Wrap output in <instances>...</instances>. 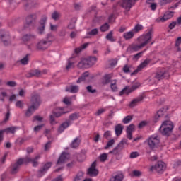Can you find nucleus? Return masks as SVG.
Instances as JSON below:
<instances>
[{"label":"nucleus","instance_id":"obj_63","mask_svg":"<svg viewBox=\"0 0 181 181\" xmlns=\"http://www.w3.org/2000/svg\"><path fill=\"white\" fill-rule=\"evenodd\" d=\"M150 4V8L152 11H156V4L155 3H151Z\"/></svg>","mask_w":181,"mask_h":181},{"label":"nucleus","instance_id":"obj_32","mask_svg":"<svg viewBox=\"0 0 181 181\" xmlns=\"http://www.w3.org/2000/svg\"><path fill=\"white\" fill-rule=\"evenodd\" d=\"M144 29V26L141 24H137L134 26V28L132 30H133V33H138V32H141Z\"/></svg>","mask_w":181,"mask_h":181},{"label":"nucleus","instance_id":"obj_28","mask_svg":"<svg viewBox=\"0 0 181 181\" xmlns=\"http://www.w3.org/2000/svg\"><path fill=\"white\" fill-rule=\"evenodd\" d=\"M165 76V69H161L160 71H158L155 76L157 78V80L159 81V80H162Z\"/></svg>","mask_w":181,"mask_h":181},{"label":"nucleus","instance_id":"obj_29","mask_svg":"<svg viewBox=\"0 0 181 181\" xmlns=\"http://www.w3.org/2000/svg\"><path fill=\"white\" fill-rule=\"evenodd\" d=\"M163 115H165V110H158L154 117V120L156 121H156H158V119H159V118H162Z\"/></svg>","mask_w":181,"mask_h":181},{"label":"nucleus","instance_id":"obj_38","mask_svg":"<svg viewBox=\"0 0 181 181\" xmlns=\"http://www.w3.org/2000/svg\"><path fill=\"white\" fill-rule=\"evenodd\" d=\"M114 33L112 31H110L107 35H106V39L107 40H110V42H115V39H114Z\"/></svg>","mask_w":181,"mask_h":181},{"label":"nucleus","instance_id":"obj_49","mask_svg":"<svg viewBox=\"0 0 181 181\" xmlns=\"http://www.w3.org/2000/svg\"><path fill=\"white\" fill-rule=\"evenodd\" d=\"M133 175L138 177L142 175V172L137 170H133Z\"/></svg>","mask_w":181,"mask_h":181},{"label":"nucleus","instance_id":"obj_19","mask_svg":"<svg viewBox=\"0 0 181 181\" xmlns=\"http://www.w3.org/2000/svg\"><path fill=\"white\" fill-rule=\"evenodd\" d=\"M37 47L40 50H46V49L49 47V41L43 40L40 41L37 45Z\"/></svg>","mask_w":181,"mask_h":181},{"label":"nucleus","instance_id":"obj_14","mask_svg":"<svg viewBox=\"0 0 181 181\" xmlns=\"http://www.w3.org/2000/svg\"><path fill=\"white\" fill-rule=\"evenodd\" d=\"M69 159H70V154L67 153H62L57 163V165L64 163V162H67Z\"/></svg>","mask_w":181,"mask_h":181},{"label":"nucleus","instance_id":"obj_50","mask_svg":"<svg viewBox=\"0 0 181 181\" xmlns=\"http://www.w3.org/2000/svg\"><path fill=\"white\" fill-rule=\"evenodd\" d=\"M131 67L128 65H125L124 67H123V71L124 73H131Z\"/></svg>","mask_w":181,"mask_h":181},{"label":"nucleus","instance_id":"obj_39","mask_svg":"<svg viewBox=\"0 0 181 181\" xmlns=\"http://www.w3.org/2000/svg\"><path fill=\"white\" fill-rule=\"evenodd\" d=\"M132 118H134L132 115L126 116L122 120L123 124H129L132 121Z\"/></svg>","mask_w":181,"mask_h":181},{"label":"nucleus","instance_id":"obj_46","mask_svg":"<svg viewBox=\"0 0 181 181\" xmlns=\"http://www.w3.org/2000/svg\"><path fill=\"white\" fill-rule=\"evenodd\" d=\"M32 39H35V36L26 35L23 37V42H28V40H32Z\"/></svg>","mask_w":181,"mask_h":181},{"label":"nucleus","instance_id":"obj_13","mask_svg":"<svg viewBox=\"0 0 181 181\" xmlns=\"http://www.w3.org/2000/svg\"><path fill=\"white\" fill-rule=\"evenodd\" d=\"M144 98H145V97L144 96V95H141L139 97L134 98L133 100H132L129 105V106L130 107V108H134V107H136V105H138V104H139V103H142V101H144Z\"/></svg>","mask_w":181,"mask_h":181},{"label":"nucleus","instance_id":"obj_26","mask_svg":"<svg viewBox=\"0 0 181 181\" xmlns=\"http://www.w3.org/2000/svg\"><path fill=\"white\" fill-rule=\"evenodd\" d=\"M132 92H134V89L132 88V87L127 86L121 90L120 95H122L124 94L128 95Z\"/></svg>","mask_w":181,"mask_h":181},{"label":"nucleus","instance_id":"obj_3","mask_svg":"<svg viewBox=\"0 0 181 181\" xmlns=\"http://www.w3.org/2000/svg\"><path fill=\"white\" fill-rule=\"evenodd\" d=\"M152 35H153V32L151 30H148L147 33L141 35L137 38L138 43H141L143 45V47H145L146 45L151 43V40H152Z\"/></svg>","mask_w":181,"mask_h":181},{"label":"nucleus","instance_id":"obj_48","mask_svg":"<svg viewBox=\"0 0 181 181\" xmlns=\"http://www.w3.org/2000/svg\"><path fill=\"white\" fill-rule=\"evenodd\" d=\"M64 104L66 105H70L71 104V98L65 97L63 100Z\"/></svg>","mask_w":181,"mask_h":181},{"label":"nucleus","instance_id":"obj_43","mask_svg":"<svg viewBox=\"0 0 181 181\" xmlns=\"http://www.w3.org/2000/svg\"><path fill=\"white\" fill-rule=\"evenodd\" d=\"M100 162H105L107 159L108 158V154L107 153H103L99 156Z\"/></svg>","mask_w":181,"mask_h":181},{"label":"nucleus","instance_id":"obj_30","mask_svg":"<svg viewBox=\"0 0 181 181\" xmlns=\"http://www.w3.org/2000/svg\"><path fill=\"white\" fill-rule=\"evenodd\" d=\"M111 78H112V74H106L103 78V84H108L111 81Z\"/></svg>","mask_w":181,"mask_h":181},{"label":"nucleus","instance_id":"obj_34","mask_svg":"<svg viewBox=\"0 0 181 181\" xmlns=\"http://www.w3.org/2000/svg\"><path fill=\"white\" fill-rule=\"evenodd\" d=\"M89 43L86 42L83 45H82L81 47L75 49V52L80 53L81 50H84V49H86V47L88 46Z\"/></svg>","mask_w":181,"mask_h":181},{"label":"nucleus","instance_id":"obj_16","mask_svg":"<svg viewBox=\"0 0 181 181\" xmlns=\"http://www.w3.org/2000/svg\"><path fill=\"white\" fill-rule=\"evenodd\" d=\"M88 83L90 81V73L85 72L82 74V76L78 78L76 83H80L83 82Z\"/></svg>","mask_w":181,"mask_h":181},{"label":"nucleus","instance_id":"obj_58","mask_svg":"<svg viewBox=\"0 0 181 181\" xmlns=\"http://www.w3.org/2000/svg\"><path fill=\"white\" fill-rule=\"evenodd\" d=\"M6 85L8 86L9 87H15L16 86V82L15 81H8L6 83Z\"/></svg>","mask_w":181,"mask_h":181},{"label":"nucleus","instance_id":"obj_37","mask_svg":"<svg viewBox=\"0 0 181 181\" xmlns=\"http://www.w3.org/2000/svg\"><path fill=\"white\" fill-rule=\"evenodd\" d=\"M25 106V103L22 100H18L16 102V108H20V110H23V107Z\"/></svg>","mask_w":181,"mask_h":181},{"label":"nucleus","instance_id":"obj_23","mask_svg":"<svg viewBox=\"0 0 181 181\" xmlns=\"http://www.w3.org/2000/svg\"><path fill=\"white\" fill-rule=\"evenodd\" d=\"M124 180V174L122 173H117L115 176L112 177L110 181H122Z\"/></svg>","mask_w":181,"mask_h":181},{"label":"nucleus","instance_id":"obj_18","mask_svg":"<svg viewBox=\"0 0 181 181\" xmlns=\"http://www.w3.org/2000/svg\"><path fill=\"white\" fill-rule=\"evenodd\" d=\"M52 168V163H45L43 167L39 170V175L40 176H43L49 169Z\"/></svg>","mask_w":181,"mask_h":181},{"label":"nucleus","instance_id":"obj_45","mask_svg":"<svg viewBox=\"0 0 181 181\" xmlns=\"http://www.w3.org/2000/svg\"><path fill=\"white\" fill-rule=\"evenodd\" d=\"M141 87V83L136 81L133 83L132 88H133V91H135V90H138Z\"/></svg>","mask_w":181,"mask_h":181},{"label":"nucleus","instance_id":"obj_22","mask_svg":"<svg viewBox=\"0 0 181 181\" xmlns=\"http://www.w3.org/2000/svg\"><path fill=\"white\" fill-rule=\"evenodd\" d=\"M47 21V17L45 16L40 21L41 26L39 27L38 30L41 35L42 33H43V32H45V24L46 23Z\"/></svg>","mask_w":181,"mask_h":181},{"label":"nucleus","instance_id":"obj_31","mask_svg":"<svg viewBox=\"0 0 181 181\" xmlns=\"http://www.w3.org/2000/svg\"><path fill=\"white\" fill-rule=\"evenodd\" d=\"M173 129H160V132L162 134V135H165V136H169L170 134H172V131Z\"/></svg>","mask_w":181,"mask_h":181},{"label":"nucleus","instance_id":"obj_52","mask_svg":"<svg viewBox=\"0 0 181 181\" xmlns=\"http://www.w3.org/2000/svg\"><path fill=\"white\" fill-rule=\"evenodd\" d=\"M33 122H35V121H39V122H42V121H43V117H40V116H35L33 117Z\"/></svg>","mask_w":181,"mask_h":181},{"label":"nucleus","instance_id":"obj_1","mask_svg":"<svg viewBox=\"0 0 181 181\" xmlns=\"http://www.w3.org/2000/svg\"><path fill=\"white\" fill-rule=\"evenodd\" d=\"M40 159V156H37L35 158H30L29 157H27L24 159H19L14 165H11V173L13 175H15V173H18V170H19V166L23 163H33V166L36 167L39 165V163L37 160Z\"/></svg>","mask_w":181,"mask_h":181},{"label":"nucleus","instance_id":"obj_27","mask_svg":"<svg viewBox=\"0 0 181 181\" xmlns=\"http://www.w3.org/2000/svg\"><path fill=\"white\" fill-rule=\"evenodd\" d=\"M66 91H69V93H77L78 91V86H71L69 87L66 88Z\"/></svg>","mask_w":181,"mask_h":181},{"label":"nucleus","instance_id":"obj_42","mask_svg":"<svg viewBox=\"0 0 181 181\" xmlns=\"http://www.w3.org/2000/svg\"><path fill=\"white\" fill-rule=\"evenodd\" d=\"M114 144H115V140L111 139L107 142L106 146L105 147V149H110V148H112Z\"/></svg>","mask_w":181,"mask_h":181},{"label":"nucleus","instance_id":"obj_25","mask_svg":"<svg viewBox=\"0 0 181 181\" xmlns=\"http://www.w3.org/2000/svg\"><path fill=\"white\" fill-rule=\"evenodd\" d=\"M123 129H124V126H122V124H119L115 127V131L117 136H119V135L122 134Z\"/></svg>","mask_w":181,"mask_h":181},{"label":"nucleus","instance_id":"obj_24","mask_svg":"<svg viewBox=\"0 0 181 181\" xmlns=\"http://www.w3.org/2000/svg\"><path fill=\"white\" fill-rule=\"evenodd\" d=\"M134 36H135V34L132 30L129 32H126L123 34V37L126 40H129V39H132V37H134Z\"/></svg>","mask_w":181,"mask_h":181},{"label":"nucleus","instance_id":"obj_41","mask_svg":"<svg viewBox=\"0 0 181 181\" xmlns=\"http://www.w3.org/2000/svg\"><path fill=\"white\" fill-rule=\"evenodd\" d=\"M111 89L112 91H118V87H117V81L114 80L111 81L110 84Z\"/></svg>","mask_w":181,"mask_h":181},{"label":"nucleus","instance_id":"obj_60","mask_svg":"<svg viewBox=\"0 0 181 181\" xmlns=\"http://www.w3.org/2000/svg\"><path fill=\"white\" fill-rule=\"evenodd\" d=\"M103 112H105V109H99L96 113H95V115H101V114H103Z\"/></svg>","mask_w":181,"mask_h":181},{"label":"nucleus","instance_id":"obj_10","mask_svg":"<svg viewBox=\"0 0 181 181\" xmlns=\"http://www.w3.org/2000/svg\"><path fill=\"white\" fill-rule=\"evenodd\" d=\"M18 129V127H8L6 129L1 130L0 131V142H2L4 139V133L6 132V134H15L16 131Z\"/></svg>","mask_w":181,"mask_h":181},{"label":"nucleus","instance_id":"obj_11","mask_svg":"<svg viewBox=\"0 0 181 181\" xmlns=\"http://www.w3.org/2000/svg\"><path fill=\"white\" fill-rule=\"evenodd\" d=\"M97 166V163L94 161L90 167L88 169V175L89 176H97L98 175V170L95 168Z\"/></svg>","mask_w":181,"mask_h":181},{"label":"nucleus","instance_id":"obj_35","mask_svg":"<svg viewBox=\"0 0 181 181\" xmlns=\"http://www.w3.org/2000/svg\"><path fill=\"white\" fill-rule=\"evenodd\" d=\"M60 16H62V14L57 11H54L52 14V18L54 19V21H59V19H60Z\"/></svg>","mask_w":181,"mask_h":181},{"label":"nucleus","instance_id":"obj_51","mask_svg":"<svg viewBox=\"0 0 181 181\" xmlns=\"http://www.w3.org/2000/svg\"><path fill=\"white\" fill-rule=\"evenodd\" d=\"M138 156H139V153L138 152H132L131 154H130V158L131 159H135V158H138Z\"/></svg>","mask_w":181,"mask_h":181},{"label":"nucleus","instance_id":"obj_64","mask_svg":"<svg viewBox=\"0 0 181 181\" xmlns=\"http://www.w3.org/2000/svg\"><path fill=\"white\" fill-rule=\"evenodd\" d=\"M181 45V37H178L175 42V46L179 47Z\"/></svg>","mask_w":181,"mask_h":181},{"label":"nucleus","instance_id":"obj_54","mask_svg":"<svg viewBox=\"0 0 181 181\" xmlns=\"http://www.w3.org/2000/svg\"><path fill=\"white\" fill-rule=\"evenodd\" d=\"M109 153H111L112 155H118V148L116 147L113 150L110 151Z\"/></svg>","mask_w":181,"mask_h":181},{"label":"nucleus","instance_id":"obj_9","mask_svg":"<svg viewBox=\"0 0 181 181\" xmlns=\"http://www.w3.org/2000/svg\"><path fill=\"white\" fill-rule=\"evenodd\" d=\"M173 15H175V12L173 11H168L165 13L163 17H158L156 19V22L158 23H161L163 22H166V21H169L171 18H173Z\"/></svg>","mask_w":181,"mask_h":181},{"label":"nucleus","instance_id":"obj_57","mask_svg":"<svg viewBox=\"0 0 181 181\" xmlns=\"http://www.w3.org/2000/svg\"><path fill=\"white\" fill-rule=\"evenodd\" d=\"M173 0H161L160 1V5H166V4H170Z\"/></svg>","mask_w":181,"mask_h":181},{"label":"nucleus","instance_id":"obj_61","mask_svg":"<svg viewBox=\"0 0 181 181\" xmlns=\"http://www.w3.org/2000/svg\"><path fill=\"white\" fill-rule=\"evenodd\" d=\"M69 119L71 121H74L76 119H77V115L76 114H72L69 116Z\"/></svg>","mask_w":181,"mask_h":181},{"label":"nucleus","instance_id":"obj_40","mask_svg":"<svg viewBox=\"0 0 181 181\" xmlns=\"http://www.w3.org/2000/svg\"><path fill=\"white\" fill-rule=\"evenodd\" d=\"M20 63H21V64H23L24 66L28 64V63H29V54H27L21 60H20Z\"/></svg>","mask_w":181,"mask_h":181},{"label":"nucleus","instance_id":"obj_59","mask_svg":"<svg viewBox=\"0 0 181 181\" xmlns=\"http://www.w3.org/2000/svg\"><path fill=\"white\" fill-rule=\"evenodd\" d=\"M86 88H87V90L88 91V93H95V89H93V87L91 86H87Z\"/></svg>","mask_w":181,"mask_h":181},{"label":"nucleus","instance_id":"obj_6","mask_svg":"<svg viewBox=\"0 0 181 181\" xmlns=\"http://www.w3.org/2000/svg\"><path fill=\"white\" fill-rule=\"evenodd\" d=\"M160 139L158 134H153L147 139V144L150 149H155L159 145Z\"/></svg>","mask_w":181,"mask_h":181},{"label":"nucleus","instance_id":"obj_7","mask_svg":"<svg viewBox=\"0 0 181 181\" xmlns=\"http://www.w3.org/2000/svg\"><path fill=\"white\" fill-rule=\"evenodd\" d=\"M117 5L121 6L126 11V12H129L131 11V8H132L133 5H135V2L133 0H120Z\"/></svg>","mask_w":181,"mask_h":181},{"label":"nucleus","instance_id":"obj_36","mask_svg":"<svg viewBox=\"0 0 181 181\" xmlns=\"http://www.w3.org/2000/svg\"><path fill=\"white\" fill-rule=\"evenodd\" d=\"M80 139L76 138L74 140L72 144H71V148H78V145H80Z\"/></svg>","mask_w":181,"mask_h":181},{"label":"nucleus","instance_id":"obj_55","mask_svg":"<svg viewBox=\"0 0 181 181\" xmlns=\"http://www.w3.org/2000/svg\"><path fill=\"white\" fill-rule=\"evenodd\" d=\"M98 33V30L97 28H95L92 30L90 32H89V35L92 36H95V35H97Z\"/></svg>","mask_w":181,"mask_h":181},{"label":"nucleus","instance_id":"obj_12","mask_svg":"<svg viewBox=\"0 0 181 181\" xmlns=\"http://www.w3.org/2000/svg\"><path fill=\"white\" fill-rule=\"evenodd\" d=\"M144 45L141 43H134L129 45L127 48V52H138L143 49Z\"/></svg>","mask_w":181,"mask_h":181},{"label":"nucleus","instance_id":"obj_33","mask_svg":"<svg viewBox=\"0 0 181 181\" xmlns=\"http://www.w3.org/2000/svg\"><path fill=\"white\" fill-rule=\"evenodd\" d=\"M83 179H84V173L83 172H80L76 175L74 181H81Z\"/></svg>","mask_w":181,"mask_h":181},{"label":"nucleus","instance_id":"obj_21","mask_svg":"<svg viewBox=\"0 0 181 181\" xmlns=\"http://www.w3.org/2000/svg\"><path fill=\"white\" fill-rule=\"evenodd\" d=\"M70 125H71V122H65L62 123L58 128L59 134H62V132H64V129L69 128V127H70Z\"/></svg>","mask_w":181,"mask_h":181},{"label":"nucleus","instance_id":"obj_5","mask_svg":"<svg viewBox=\"0 0 181 181\" xmlns=\"http://www.w3.org/2000/svg\"><path fill=\"white\" fill-rule=\"evenodd\" d=\"M67 112H70V110H67V107L62 108V107H58L57 108L54 112L53 115L50 116V121L51 124H56V122H54V117L57 118H59V117H62L63 114H67Z\"/></svg>","mask_w":181,"mask_h":181},{"label":"nucleus","instance_id":"obj_56","mask_svg":"<svg viewBox=\"0 0 181 181\" xmlns=\"http://www.w3.org/2000/svg\"><path fill=\"white\" fill-rule=\"evenodd\" d=\"M59 26H57V25L50 24V30H52L53 32H56Z\"/></svg>","mask_w":181,"mask_h":181},{"label":"nucleus","instance_id":"obj_62","mask_svg":"<svg viewBox=\"0 0 181 181\" xmlns=\"http://www.w3.org/2000/svg\"><path fill=\"white\" fill-rule=\"evenodd\" d=\"M43 128V125H38L34 127L35 132H38V131H40Z\"/></svg>","mask_w":181,"mask_h":181},{"label":"nucleus","instance_id":"obj_8","mask_svg":"<svg viewBox=\"0 0 181 181\" xmlns=\"http://www.w3.org/2000/svg\"><path fill=\"white\" fill-rule=\"evenodd\" d=\"M166 170V164L163 161H158L155 165L151 166L150 170L153 172H158V173H162Z\"/></svg>","mask_w":181,"mask_h":181},{"label":"nucleus","instance_id":"obj_17","mask_svg":"<svg viewBox=\"0 0 181 181\" xmlns=\"http://www.w3.org/2000/svg\"><path fill=\"white\" fill-rule=\"evenodd\" d=\"M160 129H168V131H170V129H173V123L170 121L163 122Z\"/></svg>","mask_w":181,"mask_h":181},{"label":"nucleus","instance_id":"obj_15","mask_svg":"<svg viewBox=\"0 0 181 181\" xmlns=\"http://www.w3.org/2000/svg\"><path fill=\"white\" fill-rule=\"evenodd\" d=\"M149 59H146L141 62L137 67V69L132 74H136L139 71H141L143 69H145L148 64H149Z\"/></svg>","mask_w":181,"mask_h":181},{"label":"nucleus","instance_id":"obj_4","mask_svg":"<svg viewBox=\"0 0 181 181\" xmlns=\"http://www.w3.org/2000/svg\"><path fill=\"white\" fill-rule=\"evenodd\" d=\"M97 62V59L95 57H90L87 59H83L78 64V67L83 69V67H90L94 66Z\"/></svg>","mask_w":181,"mask_h":181},{"label":"nucleus","instance_id":"obj_20","mask_svg":"<svg viewBox=\"0 0 181 181\" xmlns=\"http://www.w3.org/2000/svg\"><path fill=\"white\" fill-rule=\"evenodd\" d=\"M135 131V125L134 124H130L129 127L127 128V138L128 139H132V132Z\"/></svg>","mask_w":181,"mask_h":181},{"label":"nucleus","instance_id":"obj_53","mask_svg":"<svg viewBox=\"0 0 181 181\" xmlns=\"http://www.w3.org/2000/svg\"><path fill=\"white\" fill-rule=\"evenodd\" d=\"M144 54V52H139L136 54H135L133 57L134 60H138V59L141 58L142 57V54Z\"/></svg>","mask_w":181,"mask_h":181},{"label":"nucleus","instance_id":"obj_44","mask_svg":"<svg viewBox=\"0 0 181 181\" xmlns=\"http://www.w3.org/2000/svg\"><path fill=\"white\" fill-rule=\"evenodd\" d=\"M108 29H110V25H108L107 23L100 27L101 32H107Z\"/></svg>","mask_w":181,"mask_h":181},{"label":"nucleus","instance_id":"obj_47","mask_svg":"<svg viewBox=\"0 0 181 181\" xmlns=\"http://www.w3.org/2000/svg\"><path fill=\"white\" fill-rule=\"evenodd\" d=\"M158 81H159L158 80L156 76H154L149 79V84H151V85L156 84V83H158Z\"/></svg>","mask_w":181,"mask_h":181},{"label":"nucleus","instance_id":"obj_2","mask_svg":"<svg viewBox=\"0 0 181 181\" xmlns=\"http://www.w3.org/2000/svg\"><path fill=\"white\" fill-rule=\"evenodd\" d=\"M31 101L33 105L28 109L27 112H25L26 117H30V115L35 112V110H37V107L40 104V98L37 95H33L32 96Z\"/></svg>","mask_w":181,"mask_h":181}]
</instances>
